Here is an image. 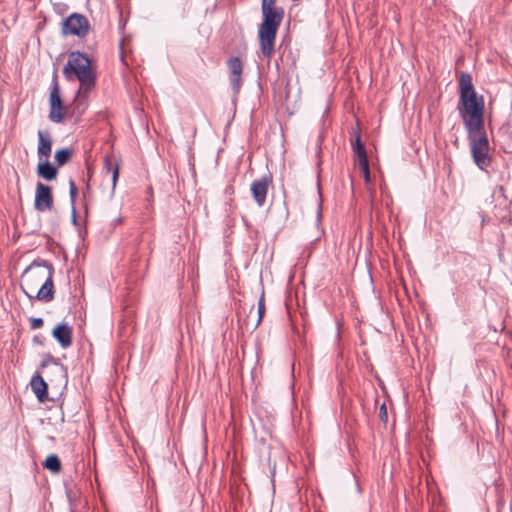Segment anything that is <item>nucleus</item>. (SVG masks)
<instances>
[{
  "instance_id": "27",
  "label": "nucleus",
  "mask_w": 512,
  "mask_h": 512,
  "mask_svg": "<svg viewBox=\"0 0 512 512\" xmlns=\"http://www.w3.org/2000/svg\"><path fill=\"white\" fill-rule=\"evenodd\" d=\"M321 216H322V214H321V211L319 210L318 213H317V220L318 221L321 219Z\"/></svg>"
},
{
  "instance_id": "1",
  "label": "nucleus",
  "mask_w": 512,
  "mask_h": 512,
  "mask_svg": "<svg viewBox=\"0 0 512 512\" xmlns=\"http://www.w3.org/2000/svg\"><path fill=\"white\" fill-rule=\"evenodd\" d=\"M458 111L467 132L470 147L490 148L485 131V101L473 85L472 76L462 72L459 79Z\"/></svg>"
},
{
  "instance_id": "14",
  "label": "nucleus",
  "mask_w": 512,
  "mask_h": 512,
  "mask_svg": "<svg viewBox=\"0 0 512 512\" xmlns=\"http://www.w3.org/2000/svg\"><path fill=\"white\" fill-rule=\"evenodd\" d=\"M37 172L40 177L47 181H51L57 176V169L50 164L48 159H44L43 162L38 164Z\"/></svg>"
},
{
  "instance_id": "10",
  "label": "nucleus",
  "mask_w": 512,
  "mask_h": 512,
  "mask_svg": "<svg viewBox=\"0 0 512 512\" xmlns=\"http://www.w3.org/2000/svg\"><path fill=\"white\" fill-rule=\"evenodd\" d=\"M52 336L64 349L70 347L72 344V329L65 323L55 326L52 331Z\"/></svg>"
},
{
  "instance_id": "4",
  "label": "nucleus",
  "mask_w": 512,
  "mask_h": 512,
  "mask_svg": "<svg viewBox=\"0 0 512 512\" xmlns=\"http://www.w3.org/2000/svg\"><path fill=\"white\" fill-rule=\"evenodd\" d=\"M53 269L51 266L46 267H29L23 273V281L25 285H29L33 280H44L40 289L37 292L36 298L40 301L50 302L54 298L53 281H52Z\"/></svg>"
},
{
  "instance_id": "16",
  "label": "nucleus",
  "mask_w": 512,
  "mask_h": 512,
  "mask_svg": "<svg viewBox=\"0 0 512 512\" xmlns=\"http://www.w3.org/2000/svg\"><path fill=\"white\" fill-rule=\"evenodd\" d=\"M72 156V150L68 148L60 149L55 153V160L59 166L65 165Z\"/></svg>"
},
{
  "instance_id": "25",
  "label": "nucleus",
  "mask_w": 512,
  "mask_h": 512,
  "mask_svg": "<svg viewBox=\"0 0 512 512\" xmlns=\"http://www.w3.org/2000/svg\"><path fill=\"white\" fill-rule=\"evenodd\" d=\"M366 276H367V278H368L369 284H370V285H372V283H373V278H372V275H371L370 270H368V269L366 270Z\"/></svg>"
},
{
  "instance_id": "9",
  "label": "nucleus",
  "mask_w": 512,
  "mask_h": 512,
  "mask_svg": "<svg viewBox=\"0 0 512 512\" xmlns=\"http://www.w3.org/2000/svg\"><path fill=\"white\" fill-rule=\"evenodd\" d=\"M38 148L37 154L40 160L48 159L52 152V138L48 131H38Z\"/></svg>"
},
{
  "instance_id": "26",
  "label": "nucleus",
  "mask_w": 512,
  "mask_h": 512,
  "mask_svg": "<svg viewBox=\"0 0 512 512\" xmlns=\"http://www.w3.org/2000/svg\"><path fill=\"white\" fill-rule=\"evenodd\" d=\"M42 280H33L29 285H26L28 288H32V286L37 285Z\"/></svg>"
},
{
  "instance_id": "15",
  "label": "nucleus",
  "mask_w": 512,
  "mask_h": 512,
  "mask_svg": "<svg viewBox=\"0 0 512 512\" xmlns=\"http://www.w3.org/2000/svg\"><path fill=\"white\" fill-rule=\"evenodd\" d=\"M44 466L51 472L57 473L61 469V462L57 455L51 454L46 458Z\"/></svg>"
},
{
  "instance_id": "13",
  "label": "nucleus",
  "mask_w": 512,
  "mask_h": 512,
  "mask_svg": "<svg viewBox=\"0 0 512 512\" xmlns=\"http://www.w3.org/2000/svg\"><path fill=\"white\" fill-rule=\"evenodd\" d=\"M31 388L39 401L43 402L47 398V384L41 376L36 375L32 378Z\"/></svg>"
},
{
  "instance_id": "17",
  "label": "nucleus",
  "mask_w": 512,
  "mask_h": 512,
  "mask_svg": "<svg viewBox=\"0 0 512 512\" xmlns=\"http://www.w3.org/2000/svg\"><path fill=\"white\" fill-rule=\"evenodd\" d=\"M49 102H50V108L62 106V101L60 98L59 88H58L57 83H55L52 87V90L50 92Z\"/></svg>"
},
{
  "instance_id": "7",
  "label": "nucleus",
  "mask_w": 512,
  "mask_h": 512,
  "mask_svg": "<svg viewBox=\"0 0 512 512\" xmlns=\"http://www.w3.org/2000/svg\"><path fill=\"white\" fill-rule=\"evenodd\" d=\"M53 204V196L49 186L39 182L36 186L35 193V209L38 211L50 210Z\"/></svg>"
},
{
  "instance_id": "5",
  "label": "nucleus",
  "mask_w": 512,
  "mask_h": 512,
  "mask_svg": "<svg viewBox=\"0 0 512 512\" xmlns=\"http://www.w3.org/2000/svg\"><path fill=\"white\" fill-rule=\"evenodd\" d=\"M355 159L358 161L365 183L370 185L372 183V175L368 151L356 128H354V160Z\"/></svg>"
},
{
  "instance_id": "23",
  "label": "nucleus",
  "mask_w": 512,
  "mask_h": 512,
  "mask_svg": "<svg viewBox=\"0 0 512 512\" xmlns=\"http://www.w3.org/2000/svg\"><path fill=\"white\" fill-rule=\"evenodd\" d=\"M76 194H77V187L73 181H70V197H71L72 203L75 200Z\"/></svg>"
},
{
  "instance_id": "18",
  "label": "nucleus",
  "mask_w": 512,
  "mask_h": 512,
  "mask_svg": "<svg viewBox=\"0 0 512 512\" xmlns=\"http://www.w3.org/2000/svg\"><path fill=\"white\" fill-rule=\"evenodd\" d=\"M64 118L63 106L50 108L49 119L52 122L60 123Z\"/></svg>"
},
{
  "instance_id": "8",
  "label": "nucleus",
  "mask_w": 512,
  "mask_h": 512,
  "mask_svg": "<svg viewBox=\"0 0 512 512\" xmlns=\"http://www.w3.org/2000/svg\"><path fill=\"white\" fill-rule=\"evenodd\" d=\"M272 182L270 175H265L251 184V192L258 206H263L266 201L269 186Z\"/></svg>"
},
{
  "instance_id": "12",
  "label": "nucleus",
  "mask_w": 512,
  "mask_h": 512,
  "mask_svg": "<svg viewBox=\"0 0 512 512\" xmlns=\"http://www.w3.org/2000/svg\"><path fill=\"white\" fill-rule=\"evenodd\" d=\"M230 71V82L235 91H238L241 83L242 63L239 58H231L228 61Z\"/></svg>"
},
{
  "instance_id": "20",
  "label": "nucleus",
  "mask_w": 512,
  "mask_h": 512,
  "mask_svg": "<svg viewBox=\"0 0 512 512\" xmlns=\"http://www.w3.org/2000/svg\"><path fill=\"white\" fill-rule=\"evenodd\" d=\"M264 313H265V302H264V294L262 293V295L258 301V318L255 322V327H257L261 323Z\"/></svg>"
},
{
  "instance_id": "19",
  "label": "nucleus",
  "mask_w": 512,
  "mask_h": 512,
  "mask_svg": "<svg viewBox=\"0 0 512 512\" xmlns=\"http://www.w3.org/2000/svg\"><path fill=\"white\" fill-rule=\"evenodd\" d=\"M105 167L107 168V170L109 172L112 173V184H113V189H114L115 186H116L118 177H119V165L116 164L115 166H113L111 161L109 159H106L105 160Z\"/></svg>"
},
{
  "instance_id": "28",
  "label": "nucleus",
  "mask_w": 512,
  "mask_h": 512,
  "mask_svg": "<svg viewBox=\"0 0 512 512\" xmlns=\"http://www.w3.org/2000/svg\"><path fill=\"white\" fill-rule=\"evenodd\" d=\"M355 487H356V489H357V491H358V492H360V491H361V488H360V486H359V484H358V483H355Z\"/></svg>"
},
{
  "instance_id": "29",
  "label": "nucleus",
  "mask_w": 512,
  "mask_h": 512,
  "mask_svg": "<svg viewBox=\"0 0 512 512\" xmlns=\"http://www.w3.org/2000/svg\"><path fill=\"white\" fill-rule=\"evenodd\" d=\"M71 512H76V511H74V510H71Z\"/></svg>"
},
{
  "instance_id": "11",
  "label": "nucleus",
  "mask_w": 512,
  "mask_h": 512,
  "mask_svg": "<svg viewBox=\"0 0 512 512\" xmlns=\"http://www.w3.org/2000/svg\"><path fill=\"white\" fill-rule=\"evenodd\" d=\"M490 148H481V147H470L471 155L476 166L485 171L492 162V158L489 154Z\"/></svg>"
},
{
  "instance_id": "22",
  "label": "nucleus",
  "mask_w": 512,
  "mask_h": 512,
  "mask_svg": "<svg viewBox=\"0 0 512 512\" xmlns=\"http://www.w3.org/2000/svg\"><path fill=\"white\" fill-rule=\"evenodd\" d=\"M379 417L382 421L386 422L387 419H388V415H387V408H386V405L385 403H383L381 406H380V409H379Z\"/></svg>"
},
{
  "instance_id": "24",
  "label": "nucleus",
  "mask_w": 512,
  "mask_h": 512,
  "mask_svg": "<svg viewBox=\"0 0 512 512\" xmlns=\"http://www.w3.org/2000/svg\"><path fill=\"white\" fill-rule=\"evenodd\" d=\"M276 0H262V8H274Z\"/></svg>"
},
{
  "instance_id": "2",
  "label": "nucleus",
  "mask_w": 512,
  "mask_h": 512,
  "mask_svg": "<svg viewBox=\"0 0 512 512\" xmlns=\"http://www.w3.org/2000/svg\"><path fill=\"white\" fill-rule=\"evenodd\" d=\"M263 22L259 27L260 55L270 60L273 52L277 30L283 19L281 8H262Z\"/></svg>"
},
{
  "instance_id": "6",
  "label": "nucleus",
  "mask_w": 512,
  "mask_h": 512,
  "mask_svg": "<svg viewBox=\"0 0 512 512\" xmlns=\"http://www.w3.org/2000/svg\"><path fill=\"white\" fill-rule=\"evenodd\" d=\"M89 22L87 18L79 13H73L62 23V33L64 35L85 37L89 32Z\"/></svg>"
},
{
  "instance_id": "3",
  "label": "nucleus",
  "mask_w": 512,
  "mask_h": 512,
  "mask_svg": "<svg viewBox=\"0 0 512 512\" xmlns=\"http://www.w3.org/2000/svg\"><path fill=\"white\" fill-rule=\"evenodd\" d=\"M63 74L67 79L75 74L80 81L79 94L86 95L94 86V75L91 70V63L87 56L80 52H71L67 64L63 68Z\"/></svg>"
},
{
  "instance_id": "21",
  "label": "nucleus",
  "mask_w": 512,
  "mask_h": 512,
  "mask_svg": "<svg viewBox=\"0 0 512 512\" xmlns=\"http://www.w3.org/2000/svg\"><path fill=\"white\" fill-rule=\"evenodd\" d=\"M30 323H31L32 329H39L43 326V319L42 318H31Z\"/></svg>"
}]
</instances>
